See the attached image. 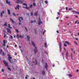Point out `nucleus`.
I'll return each mask as SVG.
<instances>
[{
    "label": "nucleus",
    "mask_w": 79,
    "mask_h": 79,
    "mask_svg": "<svg viewBox=\"0 0 79 79\" xmlns=\"http://www.w3.org/2000/svg\"><path fill=\"white\" fill-rule=\"evenodd\" d=\"M45 3H46V4H47V3H48V1H45Z\"/></svg>",
    "instance_id": "473e14b6"
},
{
    "label": "nucleus",
    "mask_w": 79,
    "mask_h": 79,
    "mask_svg": "<svg viewBox=\"0 0 79 79\" xmlns=\"http://www.w3.org/2000/svg\"><path fill=\"white\" fill-rule=\"evenodd\" d=\"M28 40H30V37H29L28 36H27Z\"/></svg>",
    "instance_id": "f3484780"
},
{
    "label": "nucleus",
    "mask_w": 79,
    "mask_h": 79,
    "mask_svg": "<svg viewBox=\"0 0 79 79\" xmlns=\"http://www.w3.org/2000/svg\"><path fill=\"white\" fill-rule=\"evenodd\" d=\"M42 74H45V72L44 71H43L42 72Z\"/></svg>",
    "instance_id": "393cba45"
},
{
    "label": "nucleus",
    "mask_w": 79,
    "mask_h": 79,
    "mask_svg": "<svg viewBox=\"0 0 79 79\" xmlns=\"http://www.w3.org/2000/svg\"><path fill=\"white\" fill-rule=\"evenodd\" d=\"M77 22H78V20H77L75 23V24H77Z\"/></svg>",
    "instance_id": "4c0bfd02"
},
{
    "label": "nucleus",
    "mask_w": 79,
    "mask_h": 79,
    "mask_svg": "<svg viewBox=\"0 0 79 79\" xmlns=\"http://www.w3.org/2000/svg\"><path fill=\"white\" fill-rule=\"evenodd\" d=\"M29 8V7H26L25 8H26V9H28Z\"/></svg>",
    "instance_id": "e433bc0d"
},
{
    "label": "nucleus",
    "mask_w": 79,
    "mask_h": 79,
    "mask_svg": "<svg viewBox=\"0 0 79 79\" xmlns=\"http://www.w3.org/2000/svg\"><path fill=\"white\" fill-rule=\"evenodd\" d=\"M65 44H68V45H71V44H69V43L68 41H65Z\"/></svg>",
    "instance_id": "f8f14e48"
},
{
    "label": "nucleus",
    "mask_w": 79,
    "mask_h": 79,
    "mask_svg": "<svg viewBox=\"0 0 79 79\" xmlns=\"http://www.w3.org/2000/svg\"><path fill=\"white\" fill-rule=\"evenodd\" d=\"M76 13L78 15H79V12H76Z\"/></svg>",
    "instance_id": "7c9ffc66"
},
{
    "label": "nucleus",
    "mask_w": 79,
    "mask_h": 79,
    "mask_svg": "<svg viewBox=\"0 0 79 79\" xmlns=\"http://www.w3.org/2000/svg\"><path fill=\"white\" fill-rule=\"evenodd\" d=\"M1 70L2 72H4V70L3 69H2Z\"/></svg>",
    "instance_id": "79ce46f5"
},
{
    "label": "nucleus",
    "mask_w": 79,
    "mask_h": 79,
    "mask_svg": "<svg viewBox=\"0 0 79 79\" xmlns=\"http://www.w3.org/2000/svg\"><path fill=\"white\" fill-rule=\"evenodd\" d=\"M68 7H66V10H68Z\"/></svg>",
    "instance_id": "c03bdc74"
},
{
    "label": "nucleus",
    "mask_w": 79,
    "mask_h": 79,
    "mask_svg": "<svg viewBox=\"0 0 79 79\" xmlns=\"http://www.w3.org/2000/svg\"><path fill=\"white\" fill-rule=\"evenodd\" d=\"M68 52H67L66 54V57H68Z\"/></svg>",
    "instance_id": "b1692460"
},
{
    "label": "nucleus",
    "mask_w": 79,
    "mask_h": 79,
    "mask_svg": "<svg viewBox=\"0 0 79 79\" xmlns=\"http://www.w3.org/2000/svg\"><path fill=\"white\" fill-rule=\"evenodd\" d=\"M79 71V70H77V72H78Z\"/></svg>",
    "instance_id": "680f3d73"
},
{
    "label": "nucleus",
    "mask_w": 79,
    "mask_h": 79,
    "mask_svg": "<svg viewBox=\"0 0 79 79\" xmlns=\"http://www.w3.org/2000/svg\"><path fill=\"white\" fill-rule=\"evenodd\" d=\"M23 5H25V6H27V4H23Z\"/></svg>",
    "instance_id": "f704fd0d"
},
{
    "label": "nucleus",
    "mask_w": 79,
    "mask_h": 79,
    "mask_svg": "<svg viewBox=\"0 0 79 79\" xmlns=\"http://www.w3.org/2000/svg\"><path fill=\"white\" fill-rule=\"evenodd\" d=\"M32 45L34 46V47L35 48L34 49V51L35 53V52H37V48L35 47V44H34V42H33V41H32Z\"/></svg>",
    "instance_id": "f257e3e1"
},
{
    "label": "nucleus",
    "mask_w": 79,
    "mask_h": 79,
    "mask_svg": "<svg viewBox=\"0 0 79 79\" xmlns=\"http://www.w3.org/2000/svg\"><path fill=\"white\" fill-rule=\"evenodd\" d=\"M7 12L8 15H10V10L7 9Z\"/></svg>",
    "instance_id": "4468645a"
},
{
    "label": "nucleus",
    "mask_w": 79,
    "mask_h": 79,
    "mask_svg": "<svg viewBox=\"0 0 79 79\" xmlns=\"http://www.w3.org/2000/svg\"><path fill=\"white\" fill-rule=\"evenodd\" d=\"M64 47H66V46H67V44H66L65 43L64 44Z\"/></svg>",
    "instance_id": "72a5a7b5"
},
{
    "label": "nucleus",
    "mask_w": 79,
    "mask_h": 79,
    "mask_svg": "<svg viewBox=\"0 0 79 79\" xmlns=\"http://www.w3.org/2000/svg\"><path fill=\"white\" fill-rule=\"evenodd\" d=\"M72 12H73V13H76V11H72Z\"/></svg>",
    "instance_id": "8fccbe9b"
},
{
    "label": "nucleus",
    "mask_w": 79,
    "mask_h": 79,
    "mask_svg": "<svg viewBox=\"0 0 79 79\" xmlns=\"http://www.w3.org/2000/svg\"><path fill=\"white\" fill-rule=\"evenodd\" d=\"M42 22H40L38 23V24L39 25H40V24H42Z\"/></svg>",
    "instance_id": "4be33fe9"
},
{
    "label": "nucleus",
    "mask_w": 79,
    "mask_h": 79,
    "mask_svg": "<svg viewBox=\"0 0 79 79\" xmlns=\"http://www.w3.org/2000/svg\"><path fill=\"white\" fill-rule=\"evenodd\" d=\"M45 32V30H44L43 32V35H44V33Z\"/></svg>",
    "instance_id": "a878e982"
},
{
    "label": "nucleus",
    "mask_w": 79,
    "mask_h": 79,
    "mask_svg": "<svg viewBox=\"0 0 79 79\" xmlns=\"http://www.w3.org/2000/svg\"><path fill=\"white\" fill-rule=\"evenodd\" d=\"M45 46V47H47V43H45V44H44Z\"/></svg>",
    "instance_id": "5701e85b"
},
{
    "label": "nucleus",
    "mask_w": 79,
    "mask_h": 79,
    "mask_svg": "<svg viewBox=\"0 0 79 79\" xmlns=\"http://www.w3.org/2000/svg\"><path fill=\"white\" fill-rule=\"evenodd\" d=\"M2 55L3 56H4V55H5V54H4V53H3V52H2Z\"/></svg>",
    "instance_id": "49530a36"
},
{
    "label": "nucleus",
    "mask_w": 79,
    "mask_h": 79,
    "mask_svg": "<svg viewBox=\"0 0 79 79\" xmlns=\"http://www.w3.org/2000/svg\"><path fill=\"white\" fill-rule=\"evenodd\" d=\"M15 31H16V32H19L18 30H16Z\"/></svg>",
    "instance_id": "58836bf2"
},
{
    "label": "nucleus",
    "mask_w": 79,
    "mask_h": 79,
    "mask_svg": "<svg viewBox=\"0 0 79 79\" xmlns=\"http://www.w3.org/2000/svg\"><path fill=\"white\" fill-rule=\"evenodd\" d=\"M10 3H11V2H9V1H8V0L6 1V3H7V4H8V5H9L11 6V4H10Z\"/></svg>",
    "instance_id": "423d86ee"
},
{
    "label": "nucleus",
    "mask_w": 79,
    "mask_h": 79,
    "mask_svg": "<svg viewBox=\"0 0 79 79\" xmlns=\"http://www.w3.org/2000/svg\"><path fill=\"white\" fill-rule=\"evenodd\" d=\"M56 19H59V17H57Z\"/></svg>",
    "instance_id": "bf43d9fd"
},
{
    "label": "nucleus",
    "mask_w": 79,
    "mask_h": 79,
    "mask_svg": "<svg viewBox=\"0 0 79 79\" xmlns=\"http://www.w3.org/2000/svg\"><path fill=\"white\" fill-rule=\"evenodd\" d=\"M2 51H3V50H2V49L0 50L1 52H2Z\"/></svg>",
    "instance_id": "e2e57ef3"
},
{
    "label": "nucleus",
    "mask_w": 79,
    "mask_h": 79,
    "mask_svg": "<svg viewBox=\"0 0 79 79\" xmlns=\"http://www.w3.org/2000/svg\"><path fill=\"white\" fill-rule=\"evenodd\" d=\"M3 43H4V44H3V45L4 46H6V45L5 44H6V41L5 40H4Z\"/></svg>",
    "instance_id": "9b49d317"
},
{
    "label": "nucleus",
    "mask_w": 79,
    "mask_h": 79,
    "mask_svg": "<svg viewBox=\"0 0 79 79\" xmlns=\"http://www.w3.org/2000/svg\"><path fill=\"white\" fill-rule=\"evenodd\" d=\"M19 7H20V6H19V5H18V6H16V7H15V9H16H16H17V8H18V10H19Z\"/></svg>",
    "instance_id": "9d476101"
},
{
    "label": "nucleus",
    "mask_w": 79,
    "mask_h": 79,
    "mask_svg": "<svg viewBox=\"0 0 79 79\" xmlns=\"http://www.w3.org/2000/svg\"><path fill=\"white\" fill-rule=\"evenodd\" d=\"M25 78H26V79H27V77H26Z\"/></svg>",
    "instance_id": "69168bd1"
},
{
    "label": "nucleus",
    "mask_w": 79,
    "mask_h": 79,
    "mask_svg": "<svg viewBox=\"0 0 79 79\" xmlns=\"http://www.w3.org/2000/svg\"><path fill=\"white\" fill-rule=\"evenodd\" d=\"M75 44H76L77 45V42H75Z\"/></svg>",
    "instance_id": "ea45409f"
},
{
    "label": "nucleus",
    "mask_w": 79,
    "mask_h": 79,
    "mask_svg": "<svg viewBox=\"0 0 79 79\" xmlns=\"http://www.w3.org/2000/svg\"><path fill=\"white\" fill-rule=\"evenodd\" d=\"M73 52L74 54H75V52L74 51H73Z\"/></svg>",
    "instance_id": "052dcab7"
},
{
    "label": "nucleus",
    "mask_w": 79,
    "mask_h": 79,
    "mask_svg": "<svg viewBox=\"0 0 79 79\" xmlns=\"http://www.w3.org/2000/svg\"><path fill=\"white\" fill-rule=\"evenodd\" d=\"M7 56H8V58L9 56H10V55L9 54H8Z\"/></svg>",
    "instance_id": "09e8293b"
},
{
    "label": "nucleus",
    "mask_w": 79,
    "mask_h": 79,
    "mask_svg": "<svg viewBox=\"0 0 79 79\" xmlns=\"http://www.w3.org/2000/svg\"><path fill=\"white\" fill-rule=\"evenodd\" d=\"M32 4H31L29 6V8H32Z\"/></svg>",
    "instance_id": "6ab92c4d"
},
{
    "label": "nucleus",
    "mask_w": 79,
    "mask_h": 79,
    "mask_svg": "<svg viewBox=\"0 0 79 79\" xmlns=\"http://www.w3.org/2000/svg\"><path fill=\"white\" fill-rule=\"evenodd\" d=\"M3 26H7V22H6V23L3 25Z\"/></svg>",
    "instance_id": "dca6fc26"
},
{
    "label": "nucleus",
    "mask_w": 79,
    "mask_h": 79,
    "mask_svg": "<svg viewBox=\"0 0 79 79\" xmlns=\"http://www.w3.org/2000/svg\"><path fill=\"white\" fill-rule=\"evenodd\" d=\"M11 59H12V57H11V56H9V61H10V63H12L11 62Z\"/></svg>",
    "instance_id": "1a4fd4ad"
},
{
    "label": "nucleus",
    "mask_w": 79,
    "mask_h": 79,
    "mask_svg": "<svg viewBox=\"0 0 79 79\" xmlns=\"http://www.w3.org/2000/svg\"><path fill=\"white\" fill-rule=\"evenodd\" d=\"M67 76H69V77H72V75L70 74H67Z\"/></svg>",
    "instance_id": "2eb2a0df"
},
{
    "label": "nucleus",
    "mask_w": 79,
    "mask_h": 79,
    "mask_svg": "<svg viewBox=\"0 0 79 79\" xmlns=\"http://www.w3.org/2000/svg\"><path fill=\"white\" fill-rule=\"evenodd\" d=\"M8 70L9 71V70H10V71H11V69H10V68H8Z\"/></svg>",
    "instance_id": "c9c22d12"
},
{
    "label": "nucleus",
    "mask_w": 79,
    "mask_h": 79,
    "mask_svg": "<svg viewBox=\"0 0 79 79\" xmlns=\"http://www.w3.org/2000/svg\"><path fill=\"white\" fill-rule=\"evenodd\" d=\"M33 79H35V78H34V77H33Z\"/></svg>",
    "instance_id": "774afa93"
},
{
    "label": "nucleus",
    "mask_w": 79,
    "mask_h": 79,
    "mask_svg": "<svg viewBox=\"0 0 79 79\" xmlns=\"http://www.w3.org/2000/svg\"><path fill=\"white\" fill-rule=\"evenodd\" d=\"M10 20H11V21H12L13 23H15V21H14V20H13L11 19H10Z\"/></svg>",
    "instance_id": "aec40b11"
},
{
    "label": "nucleus",
    "mask_w": 79,
    "mask_h": 79,
    "mask_svg": "<svg viewBox=\"0 0 79 79\" xmlns=\"http://www.w3.org/2000/svg\"><path fill=\"white\" fill-rule=\"evenodd\" d=\"M44 66L46 69H47V67L48 66V65H47V63H45V64L44 65Z\"/></svg>",
    "instance_id": "6e6552de"
},
{
    "label": "nucleus",
    "mask_w": 79,
    "mask_h": 79,
    "mask_svg": "<svg viewBox=\"0 0 79 79\" xmlns=\"http://www.w3.org/2000/svg\"><path fill=\"white\" fill-rule=\"evenodd\" d=\"M1 17H2L3 16V14H2V12H1Z\"/></svg>",
    "instance_id": "cd10ccee"
},
{
    "label": "nucleus",
    "mask_w": 79,
    "mask_h": 79,
    "mask_svg": "<svg viewBox=\"0 0 79 79\" xmlns=\"http://www.w3.org/2000/svg\"><path fill=\"white\" fill-rule=\"evenodd\" d=\"M12 15H14V16H16V15H15V13H13Z\"/></svg>",
    "instance_id": "c756f323"
},
{
    "label": "nucleus",
    "mask_w": 79,
    "mask_h": 79,
    "mask_svg": "<svg viewBox=\"0 0 79 79\" xmlns=\"http://www.w3.org/2000/svg\"><path fill=\"white\" fill-rule=\"evenodd\" d=\"M20 22H21V20H23V18L22 17H20L19 18V19Z\"/></svg>",
    "instance_id": "0eeeda50"
},
{
    "label": "nucleus",
    "mask_w": 79,
    "mask_h": 79,
    "mask_svg": "<svg viewBox=\"0 0 79 79\" xmlns=\"http://www.w3.org/2000/svg\"><path fill=\"white\" fill-rule=\"evenodd\" d=\"M69 10H73V8H69Z\"/></svg>",
    "instance_id": "a19ab883"
},
{
    "label": "nucleus",
    "mask_w": 79,
    "mask_h": 79,
    "mask_svg": "<svg viewBox=\"0 0 79 79\" xmlns=\"http://www.w3.org/2000/svg\"><path fill=\"white\" fill-rule=\"evenodd\" d=\"M23 36H22L21 35H19V37H21V38H22V37H23Z\"/></svg>",
    "instance_id": "c85d7f7f"
},
{
    "label": "nucleus",
    "mask_w": 79,
    "mask_h": 79,
    "mask_svg": "<svg viewBox=\"0 0 79 79\" xmlns=\"http://www.w3.org/2000/svg\"><path fill=\"white\" fill-rule=\"evenodd\" d=\"M25 29L26 30V31H27V28L26 27H25Z\"/></svg>",
    "instance_id": "a18cd8bd"
},
{
    "label": "nucleus",
    "mask_w": 79,
    "mask_h": 79,
    "mask_svg": "<svg viewBox=\"0 0 79 79\" xmlns=\"http://www.w3.org/2000/svg\"><path fill=\"white\" fill-rule=\"evenodd\" d=\"M62 56H63V58H64V56H63V53H62Z\"/></svg>",
    "instance_id": "37998d69"
},
{
    "label": "nucleus",
    "mask_w": 79,
    "mask_h": 79,
    "mask_svg": "<svg viewBox=\"0 0 79 79\" xmlns=\"http://www.w3.org/2000/svg\"><path fill=\"white\" fill-rule=\"evenodd\" d=\"M10 37L11 39H13V36H12V35L10 36Z\"/></svg>",
    "instance_id": "bb28decb"
},
{
    "label": "nucleus",
    "mask_w": 79,
    "mask_h": 79,
    "mask_svg": "<svg viewBox=\"0 0 79 79\" xmlns=\"http://www.w3.org/2000/svg\"><path fill=\"white\" fill-rule=\"evenodd\" d=\"M63 45V44H62V42H60V52H61V47L62 46V45Z\"/></svg>",
    "instance_id": "20e7f679"
},
{
    "label": "nucleus",
    "mask_w": 79,
    "mask_h": 79,
    "mask_svg": "<svg viewBox=\"0 0 79 79\" xmlns=\"http://www.w3.org/2000/svg\"><path fill=\"white\" fill-rule=\"evenodd\" d=\"M31 16H32V12L31 13Z\"/></svg>",
    "instance_id": "5fc2aeb1"
},
{
    "label": "nucleus",
    "mask_w": 79,
    "mask_h": 79,
    "mask_svg": "<svg viewBox=\"0 0 79 79\" xmlns=\"http://www.w3.org/2000/svg\"><path fill=\"white\" fill-rule=\"evenodd\" d=\"M75 17H76V18H78V17L76 15H74Z\"/></svg>",
    "instance_id": "13d9d810"
},
{
    "label": "nucleus",
    "mask_w": 79,
    "mask_h": 79,
    "mask_svg": "<svg viewBox=\"0 0 79 79\" xmlns=\"http://www.w3.org/2000/svg\"><path fill=\"white\" fill-rule=\"evenodd\" d=\"M4 63L5 64V66L7 67V68L8 67V63L5 61V60L3 61Z\"/></svg>",
    "instance_id": "f03ea898"
},
{
    "label": "nucleus",
    "mask_w": 79,
    "mask_h": 79,
    "mask_svg": "<svg viewBox=\"0 0 79 79\" xmlns=\"http://www.w3.org/2000/svg\"><path fill=\"white\" fill-rule=\"evenodd\" d=\"M33 5L34 6H36V4H35V3H33Z\"/></svg>",
    "instance_id": "2f4dec72"
},
{
    "label": "nucleus",
    "mask_w": 79,
    "mask_h": 79,
    "mask_svg": "<svg viewBox=\"0 0 79 79\" xmlns=\"http://www.w3.org/2000/svg\"><path fill=\"white\" fill-rule=\"evenodd\" d=\"M64 50H65V51L66 50V48H64Z\"/></svg>",
    "instance_id": "0e129e2a"
},
{
    "label": "nucleus",
    "mask_w": 79,
    "mask_h": 79,
    "mask_svg": "<svg viewBox=\"0 0 79 79\" xmlns=\"http://www.w3.org/2000/svg\"><path fill=\"white\" fill-rule=\"evenodd\" d=\"M6 30L8 33H11V30L10 29L7 28Z\"/></svg>",
    "instance_id": "39448f33"
},
{
    "label": "nucleus",
    "mask_w": 79,
    "mask_h": 79,
    "mask_svg": "<svg viewBox=\"0 0 79 79\" xmlns=\"http://www.w3.org/2000/svg\"><path fill=\"white\" fill-rule=\"evenodd\" d=\"M6 37V35H4V37Z\"/></svg>",
    "instance_id": "603ef678"
},
{
    "label": "nucleus",
    "mask_w": 79,
    "mask_h": 79,
    "mask_svg": "<svg viewBox=\"0 0 79 79\" xmlns=\"http://www.w3.org/2000/svg\"><path fill=\"white\" fill-rule=\"evenodd\" d=\"M35 61L36 62V63L35 64V65H36L37 64V63H38V62H37V60H35Z\"/></svg>",
    "instance_id": "412c9836"
},
{
    "label": "nucleus",
    "mask_w": 79,
    "mask_h": 79,
    "mask_svg": "<svg viewBox=\"0 0 79 79\" xmlns=\"http://www.w3.org/2000/svg\"><path fill=\"white\" fill-rule=\"evenodd\" d=\"M21 22H20V23H19V24L20 25L21 24H22V23H21Z\"/></svg>",
    "instance_id": "3c124183"
},
{
    "label": "nucleus",
    "mask_w": 79,
    "mask_h": 79,
    "mask_svg": "<svg viewBox=\"0 0 79 79\" xmlns=\"http://www.w3.org/2000/svg\"><path fill=\"white\" fill-rule=\"evenodd\" d=\"M17 3H19L20 4H22L23 3V2L21 0H18L17 1Z\"/></svg>",
    "instance_id": "7ed1b4c3"
},
{
    "label": "nucleus",
    "mask_w": 79,
    "mask_h": 79,
    "mask_svg": "<svg viewBox=\"0 0 79 79\" xmlns=\"http://www.w3.org/2000/svg\"><path fill=\"white\" fill-rule=\"evenodd\" d=\"M77 24H79V22L77 23Z\"/></svg>",
    "instance_id": "338daca9"
},
{
    "label": "nucleus",
    "mask_w": 79,
    "mask_h": 79,
    "mask_svg": "<svg viewBox=\"0 0 79 79\" xmlns=\"http://www.w3.org/2000/svg\"><path fill=\"white\" fill-rule=\"evenodd\" d=\"M34 21H32L31 22V23H34Z\"/></svg>",
    "instance_id": "6e6d98bb"
},
{
    "label": "nucleus",
    "mask_w": 79,
    "mask_h": 79,
    "mask_svg": "<svg viewBox=\"0 0 79 79\" xmlns=\"http://www.w3.org/2000/svg\"><path fill=\"white\" fill-rule=\"evenodd\" d=\"M57 14L58 15H60V13H59V12H58L57 13Z\"/></svg>",
    "instance_id": "4d7b16f0"
},
{
    "label": "nucleus",
    "mask_w": 79,
    "mask_h": 79,
    "mask_svg": "<svg viewBox=\"0 0 79 79\" xmlns=\"http://www.w3.org/2000/svg\"><path fill=\"white\" fill-rule=\"evenodd\" d=\"M56 32H57V33H58V34L59 33V31H56Z\"/></svg>",
    "instance_id": "864d4df0"
},
{
    "label": "nucleus",
    "mask_w": 79,
    "mask_h": 79,
    "mask_svg": "<svg viewBox=\"0 0 79 79\" xmlns=\"http://www.w3.org/2000/svg\"><path fill=\"white\" fill-rule=\"evenodd\" d=\"M37 12H35L34 14V16H37Z\"/></svg>",
    "instance_id": "a211bd4d"
},
{
    "label": "nucleus",
    "mask_w": 79,
    "mask_h": 79,
    "mask_svg": "<svg viewBox=\"0 0 79 79\" xmlns=\"http://www.w3.org/2000/svg\"><path fill=\"white\" fill-rule=\"evenodd\" d=\"M76 40H78V39H77V38H75Z\"/></svg>",
    "instance_id": "de8ad7c7"
},
{
    "label": "nucleus",
    "mask_w": 79,
    "mask_h": 79,
    "mask_svg": "<svg viewBox=\"0 0 79 79\" xmlns=\"http://www.w3.org/2000/svg\"><path fill=\"white\" fill-rule=\"evenodd\" d=\"M8 27L9 28H10V29H11V28H12V27H11L10 26V24H8Z\"/></svg>",
    "instance_id": "ddd939ff"
}]
</instances>
